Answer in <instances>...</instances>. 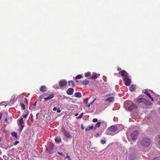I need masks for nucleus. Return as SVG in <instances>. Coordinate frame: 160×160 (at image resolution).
I'll use <instances>...</instances> for the list:
<instances>
[{
  "instance_id": "nucleus-53",
  "label": "nucleus",
  "mask_w": 160,
  "mask_h": 160,
  "mask_svg": "<svg viewBox=\"0 0 160 160\" xmlns=\"http://www.w3.org/2000/svg\"><path fill=\"white\" fill-rule=\"evenodd\" d=\"M91 105H90V104H89L88 105V108H89V107H90V106Z\"/></svg>"
},
{
  "instance_id": "nucleus-44",
  "label": "nucleus",
  "mask_w": 160,
  "mask_h": 160,
  "mask_svg": "<svg viewBox=\"0 0 160 160\" xmlns=\"http://www.w3.org/2000/svg\"><path fill=\"white\" fill-rule=\"evenodd\" d=\"M153 160H159V159H158V158L156 157V158H154L153 159Z\"/></svg>"
},
{
  "instance_id": "nucleus-57",
  "label": "nucleus",
  "mask_w": 160,
  "mask_h": 160,
  "mask_svg": "<svg viewBox=\"0 0 160 160\" xmlns=\"http://www.w3.org/2000/svg\"><path fill=\"white\" fill-rule=\"evenodd\" d=\"M110 96V94H108L106 96Z\"/></svg>"
},
{
  "instance_id": "nucleus-7",
  "label": "nucleus",
  "mask_w": 160,
  "mask_h": 160,
  "mask_svg": "<svg viewBox=\"0 0 160 160\" xmlns=\"http://www.w3.org/2000/svg\"><path fill=\"white\" fill-rule=\"evenodd\" d=\"M59 84L61 87H62L66 86L67 84V82L64 80H62L60 81Z\"/></svg>"
},
{
  "instance_id": "nucleus-51",
  "label": "nucleus",
  "mask_w": 160,
  "mask_h": 160,
  "mask_svg": "<svg viewBox=\"0 0 160 160\" xmlns=\"http://www.w3.org/2000/svg\"><path fill=\"white\" fill-rule=\"evenodd\" d=\"M158 112H159V114H160V108H159L158 109Z\"/></svg>"
},
{
  "instance_id": "nucleus-10",
  "label": "nucleus",
  "mask_w": 160,
  "mask_h": 160,
  "mask_svg": "<svg viewBox=\"0 0 160 160\" xmlns=\"http://www.w3.org/2000/svg\"><path fill=\"white\" fill-rule=\"evenodd\" d=\"M74 96L77 98H80L82 97V95L80 92H76L75 93L74 95L72 96V97L73 98Z\"/></svg>"
},
{
  "instance_id": "nucleus-5",
  "label": "nucleus",
  "mask_w": 160,
  "mask_h": 160,
  "mask_svg": "<svg viewBox=\"0 0 160 160\" xmlns=\"http://www.w3.org/2000/svg\"><path fill=\"white\" fill-rule=\"evenodd\" d=\"M18 125L19 126H20V131L21 132L23 128L24 127L23 124V121L22 118H21L20 119L18 122Z\"/></svg>"
},
{
  "instance_id": "nucleus-40",
  "label": "nucleus",
  "mask_w": 160,
  "mask_h": 160,
  "mask_svg": "<svg viewBox=\"0 0 160 160\" xmlns=\"http://www.w3.org/2000/svg\"><path fill=\"white\" fill-rule=\"evenodd\" d=\"M36 119H38V117H39V113H38L36 114Z\"/></svg>"
},
{
  "instance_id": "nucleus-24",
  "label": "nucleus",
  "mask_w": 160,
  "mask_h": 160,
  "mask_svg": "<svg viewBox=\"0 0 160 160\" xmlns=\"http://www.w3.org/2000/svg\"><path fill=\"white\" fill-rule=\"evenodd\" d=\"M144 93L147 95L148 96V97L149 98H151V95L149 92L147 91H146V92Z\"/></svg>"
},
{
  "instance_id": "nucleus-4",
  "label": "nucleus",
  "mask_w": 160,
  "mask_h": 160,
  "mask_svg": "<svg viewBox=\"0 0 160 160\" xmlns=\"http://www.w3.org/2000/svg\"><path fill=\"white\" fill-rule=\"evenodd\" d=\"M61 131L65 136L68 138H70V134L69 132L63 127H62Z\"/></svg>"
},
{
  "instance_id": "nucleus-9",
  "label": "nucleus",
  "mask_w": 160,
  "mask_h": 160,
  "mask_svg": "<svg viewBox=\"0 0 160 160\" xmlns=\"http://www.w3.org/2000/svg\"><path fill=\"white\" fill-rule=\"evenodd\" d=\"M55 96L54 94H52L49 95V96L47 98H44L45 101H47L48 100H50L54 97Z\"/></svg>"
},
{
  "instance_id": "nucleus-39",
  "label": "nucleus",
  "mask_w": 160,
  "mask_h": 160,
  "mask_svg": "<svg viewBox=\"0 0 160 160\" xmlns=\"http://www.w3.org/2000/svg\"><path fill=\"white\" fill-rule=\"evenodd\" d=\"M159 140L158 142V145H159L160 146V136L159 137Z\"/></svg>"
},
{
  "instance_id": "nucleus-2",
  "label": "nucleus",
  "mask_w": 160,
  "mask_h": 160,
  "mask_svg": "<svg viewBox=\"0 0 160 160\" xmlns=\"http://www.w3.org/2000/svg\"><path fill=\"white\" fill-rule=\"evenodd\" d=\"M150 141L148 138H145L140 141V144L142 146L148 147L150 144Z\"/></svg>"
},
{
  "instance_id": "nucleus-27",
  "label": "nucleus",
  "mask_w": 160,
  "mask_h": 160,
  "mask_svg": "<svg viewBox=\"0 0 160 160\" xmlns=\"http://www.w3.org/2000/svg\"><path fill=\"white\" fill-rule=\"evenodd\" d=\"M21 106L22 108V109L23 110H24L25 109V106L24 104L23 103H21Z\"/></svg>"
},
{
  "instance_id": "nucleus-48",
  "label": "nucleus",
  "mask_w": 160,
  "mask_h": 160,
  "mask_svg": "<svg viewBox=\"0 0 160 160\" xmlns=\"http://www.w3.org/2000/svg\"><path fill=\"white\" fill-rule=\"evenodd\" d=\"M129 103V102H126L124 103V105L125 106L126 105H127L128 103Z\"/></svg>"
},
{
  "instance_id": "nucleus-52",
  "label": "nucleus",
  "mask_w": 160,
  "mask_h": 160,
  "mask_svg": "<svg viewBox=\"0 0 160 160\" xmlns=\"http://www.w3.org/2000/svg\"><path fill=\"white\" fill-rule=\"evenodd\" d=\"M36 102H36L34 103L33 104V106H35V105H36Z\"/></svg>"
},
{
  "instance_id": "nucleus-18",
  "label": "nucleus",
  "mask_w": 160,
  "mask_h": 160,
  "mask_svg": "<svg viewBox=\"0 0 160 160\" xmlns=\"http://www.w3.org/2000/svg\"><path fill=\"white\" fill-rule=\"evenodd\" d=\"M93 126H91L90 127H87V128H86L85 129V131L88 132V131H90L91 130H92V129H93Z\"/></svg>"
},
{
  "instance_id": "nucleus-21",
  "label": "nucleus",
  "mask_w": 160,
  "mask_h": 160,
  "mask_svg": "<svg viewBox=\"0 0 160 160\" xmlns=\"http://www.w3.org/2000/svg\"><path fill=\"white\" fill-rule=\"evenodd\" d=\"M83 103H84L85 104L86 106L87 105L88 103V98H85L83 100Z\"/></svg>"
},
{
  "instance_id": "nucleus-29",
  "label": "nucleus",
  "mask_w": 160,
  "mask_h": 160,
  "mask_svg": "<svg viewBox=\"0 0 160 160\" xmlns=\"http://www.w3.org/2000/svg\"><path fill=\"white\" fill-rule=\"evenodd\" d=\"M83 114V113H81L80 114V115H79V116L78 117H77V118H81L82 117Z\"/></svg>"
},
{
  "instance_id": "nucleus-13",
  "label": "nucleus",
  "mask_w": 160,
  "mask_h": 160,
  "mask_svg": "<svg viewBox=\"0 0 160 160\" xmlns=\"http://www.w3.org/2000/svg\"><path fill=\"white\" fill-rule=\"evenodd\" d=\"M143 102L145 105H150L151 104V102H150L148 101L147 100L145 99L144 98H143Z\"/></svg>"
},
{
  "instance_id": "nucleus-25",
  "label": "nucleus",
  "mask_w": 160,
  "mask_h": 160,
  "mask_svg": "<svg viewBox=\"0 0 160 160\" xmlns=\"http://www.w3.org/2000/svg\"><path fill=\"white\" fill-rule=\"evenodd\" d=\"M61 138H56L55 139V141H56V142H60L61 141Z\"/></svg>"
},
{
  "instance_id": "nucleus-55",
  "label": "nucleus",
  "mask_w": 160,
  "mask_h": 160,
  "mask_svg": "<svg viewBox=\"0 0 160 160\" xmlns=\"http://www.w3.org/2000/svg\"><path fill=\"white\" fill-rule=\"evenodd\" d=\"M78 115V113H77L75 114V116H77Z\"/></svg>"
},
{
  "instance_id": "nucleus-30",
  "label": "nucleus",
  "mask_w": 160,
  "mask_h": 160,
  "mask_svg": "<svg viewBox=\"0 0 160 160\" xmlns=\"http://www.w3.org/2000/svg\"><path fill=\"white\" fill-rule=\"evenodd\" d=\"M74 89L72 88H71V95H72Z\"/></svg>"
},
{
  "instance_id": "nucleus-58",
  "label": "nucleus",
  "mask_w": 160,
  "mask_h": 160,
  "mask_svg": "<svg viewBox=\"0 0 160 160\" xmlns=\"http://www.w3.org/2000/svg\"><path fill=\"white\" fill-rule=\"evenodd\" d=\"M25 99L26 100L27 102V98H26Z\"/></svg>"
},
{
  "instance_id": "nucleus-14",
  "label": "nucleus",
  "mask_w": 160,
  "mask_h": 160,
  "mask_svg": "<svg viewBox=\"0 0 160 160\" xmlns=\"http://www.w3.org/2000/svg\"><path fill=\"white\" fill-rule=\"evenodd\" d=\"M114 100V98L112 97L108 98L105 100V101H108L109 102H112Z\"/></svg>"
},
{
  "instance_id": "nucleus-46",
  "label": "nucleus",
  "mask_w": 160,
  "mask_h": 160,
  "mask_svg": "<svg viewBox=\"0 0 160 160\" xmlns=\"http://www.w3.org/2000/svg\"><path fill=\"white\" fill-rule=\"evenodd\" d=\"M2 117V113H0V120H1Z\"/></svg>"
},
{
  "instance_id": "nucleus-16",
  "label": "nucleus",
  "mask_w": 160,
  "mask_h": 160,
  "mask_svg": "<svg viewBox=\"0 0 160 160\" xmlns=\"http://www.w3.org/2000/svg\"><path fill=\"white\" fill-rule=\"evenodd\" d=\"M101 124V123L100 122H98L95 125L94 128V130H95L97 128H98L100 127V125Z\"/></svg>"
},
{
  "instance_id": "nucleus-47",
  "label": "nucleus",
  "mask_w": 160,
  "mask_h": 160,
  "mask_svg": "<svg viewBox=\"0 0 160 160\" xmlns=\"http://www.w3.org/2000/svg\"><path fill=\"white\" fill-rule=\"evenodd\" d=\"M56 109H57V108L55 107H54V108H53L52 109L53 111H55Z\"/></svg>"
},
{
  "instance_id": "nucleus-17",
  "label": "nucleus",
  "mask_w": 160,
  "mask_h": 160,
  "mask_svg": "<svg viewBox=\"0 0 160 160\" xmlns=\"http://www.w3.org/2000/svg\"><path fill=\"white\" fill-rule=\"evenodd\" d=\"M135 86L134 85H132L130 87V90L131 92H133L135 89Z\"/></svg>"
},
{
  "instance_id": "nucleus-34",
  "label": "nucleus",
  "mask_w": 160,
  "mask_h": 160,
  "mask_svg": "<svg viewBox=\"0 0 160 160\" xmlns=\"http://www.w3.org/2000/svg\"><path fill=\"white\" fill-rule=\"evenodd\" d=\"M67 93L68 95H70V88H69L67 91Z\"/></svg>"
},
{
  "instance_id": "nucleus-6",
  "label": "nucleus",
  "mask_w": 160,
  "mask_h": 160,
  "mask_svg": "<svg viewBox=\"0 0 160 160\" xmlns=\"http://www.w3.org/2000/svg\"><path fill=\"white\" fill-rule=\"evenodd\" d=\"M108 131L111 132H115L118 131V128L117 127L114 126H112L108 128Z\"/></svg>"
},
{
  "instance_id": "nucleus-26",
  "label": "nucleus",
  "mask_w": 160,
  "mask_h": 160,
  "mask_svg": "<svg viewBox=\"0 0 160 160\" xmlns=\"http://www.w3.org/2000/svg\"><path fill=\"white\" fill-rule=\"evenodd\" d=\"M71 83L72 84V87H74L75 86V83L72 80H71Z\"/></svg>"
},
{
  "instance_id": "nucleus-23",
  "label": "nucleus",
  "mask_w": 160,
  "mask_h": 160,
  "mask_svg": "<svg viewBox=\"0 0 160 160\" xmlns=\"http://www.w3.org/2000/svg\"><path fill=\"white\" fill-rule=\"evenodd\" d=\"M12 136L15 137L16 138H17V133L15 132H12Z\"/></svg>"
},
{
  "instance_id": "nucleus-45",
  "label": "nucleus",
  "mask_w": 160,
  "mask_h": 160,
  "mask_svg": "<svg viewBox=\"0 0 160 160\" xmlns=\"http://www.w3.org/2000/svg\"><path fill=\"white\" fill-rule=\"evenodd\" d=\"M57 112H61V110L60 109H57Z\"/></svg>"
},
{
  "instance_id": "nucleus-8",
  "label": "nucleus",
  "mask_w": 160,
  "mask_h": 160,
  "mask_svg": "<svg viewBox=\"0 0 160 160\" xmlns=\"http://www.w3.org/2000/svg\"><path fill=\"white\" fill-rule=\"evenodd\" d=\"M136 107V105L135 104L132 103H130V106L128 108V109L129 110H132L133 109L135 108Z\"/></svg>"
},
{
  "instance_id": "nucleus-33",
  "label": "nucleus",
  "mask_w": 160,
  "mask_h": 160,
  "mask_svg": "<svg viewBox=\"0 0 160 160\" xmlns=\"http://www.w3.org/2000/svg\"><path fill=\"white\" fill-rule=\"evenodd\" d=\"M28 112L26 114L23 115V117L24 118H26L27 117L28 115Z\"/></svg>"
},
{
  "instance_id": "nucleus-50",
  "label": "nucleus",
  "mask_w": 160,
  "mask_h": 160,
  "mask_svg": "<svg viewBox=\"0 0 160 160\" xmlns=\"http://www.w3.org/2000/svg\"><path fill=\"white\" fill-rule=\"evenodd\" d=\"M96 135H97V136H96V137H97L98 136H99V134L98 133H97L96 134Z\"/></svg>"
},
{
  "instance_id": "nucleus-56",
  "label": "nucleus",
  "mask_w": 160,
  "mask_h": 160,
  "mask_svg": "<svg viewBox=\"0 0 160 160\" xmlns=\"http://www.w3.org/2000/svg\"><path fill=\"white\" fill-rule=\"evenodd\" d=\"M69 156L68 155L67 156L65 157V158H69Z\"/></svg>"
},
{
  "instance_id": "nucleus-49",
  "label": "nucleus",
  "mask_w": 160,
  "mask_h": 160,
  "mask_svg": "<svg viewBox=\"0 0 160 160\" xmlns=\"http://www.w3.org/2000/svg\"><path fill=\"white\" fill-rule=\"evenodd\" d=\"M33 121V116H32L31 117V121L32 122Z\"/></svg>"
},
{
  "instance_id": "nucleus-32",
  "label": "nucleus",
  "mask_w": 160,
  "mask_h": 160,
  "mask_svg": "<svg viewBox=\"0 0 160 160\" xmlns=\"http://www.w3.org/2000/svg\"><path fill=\"white\" fill-rule=\"evenodd\" d=\"M71 100L72 102H75L77 100L76 99H74L72 98H71Z\"/></svg>"
},
{
  "instance_id": "nucleus-19",
  "label": "nucleus",
  "mask_w": 160,
  "mask_h": 160,
  "mask_svg": "<svg viewBox=\"0 0 160 160\" xmlns=\"http://www.w3.org/2000/svg\"><path fill=\"white\" fill-rule=\"evenodd\" d=\"M143 98H139L137 100V102L138 103H140L141 102H143Z\"/></svg>"
},
{
  "instance_id": "nucleus-22",
  "label": "nucleus",
  "mask_w": 160,
  "mask_h": 160,
  "mask_svg": "<svg viewBox=\"0 0 160 160\" xmlns=\"http://www.w3.org/2000/svg\"><path fill=\"white\" fill-rule=\"evenodd\" d=\"M98 77V75L97 74H95L94 75H93L91 77V78L92 79H96Z\"/></svg>"
},
{
  "instance_id": "nucleus-61",
  "label": "nucleus",
  "mask_w": 160,
  "mask_h": 160,
  "mask_svg": "<svg viewBox=\"0 0 160 160\" xmlns=\"http://www.w3.org/2000/svg\"><path fill=\"white\" fill-rule=\"evenodd\" d=\"M107 134H108V135H111V134H109V133H108Z\"/></svg>"
},
{
  "instance_id": "nucleus-3",
  "label": "nucleus",
  "mask_w": 160,
  "mask_h": 160,
  "mask_svg": "<svg viewBox=\"0 0 160 160\" xmlns=\"http://www.w3.org/2000/svg\"><path fill=\"white\" fill-rule=\"evenodd\" d=\"M139 134L138 131L137 130L134 131L130 134V136L132 138V139L133 140H135L138 137Z\"/></svg>"
},
{
  "instance_id": "nucleus-54",
  "label": "nucleus",
  "mask_w": 160,
  "mask_h": 160,
  "mask_svg": "<svg viewBox=\"0 0 160 160\" xmlns=\"http://www.w3.org/2000/svg\"><path fill=\"white\" fill-rule=\"evenodd\" d=\"M150 99H151V100H152V101H154V100H153V98H152L151 97V98Z\"/></svg>"
},
{
  "instance_id": "nucleus-1",
  "label": "nucleus",
  "mask_w": 160,
  "mask_h": 160,
  "mask_svg": "<svg viewBox=\"0 0 160 160\" xmlns=\"http://www.w3.org/2000/svg\"><path fill=\"white\" fill-rule=\"evenodd\" d=\"M119 73H121V76L123 77L122 79L124 81L125 85L127 86L129 85L131 82V80L128 73L125 70L119 72Z\"/></svg>"
},
{
  "instance_id": "nucleus-37",
  "label": "nucleus",
  "mask_w": 160,
  "mask_h": 160,
  "mask_svg": "<svg viewBox=\"0 0 160 160\" xmlns=\"http://www.w3.org/2000/svg\"><path fill=\"white\" fill-rule=\"evenodd\" d=\"M58 153L61 156L63 155V154L62 152H58Z\"/></svg>"
},
{
  "instance_id": "nucleus-28",
  "label": "nucleus",
  "mask_w": 160,
  "mask_h": 160,
  "mask_svg": "<svg viewBox=\"0 0 160 160\" xmlns=\"http://www.w3.org/2000/svg\"><path fill=\"white\" fill-rule=\"evenodd\" d=\"M90 75V73L89 72H88L85 74V77H87L89 76Z\"/></svg>"
},
{
  "instance_id": "nucleus-36",
  "label": "nucleus",
  "mask_w": 160,
  "mask_h": 160,
  "mask_svg": "<svg viewBox=\"0 0 160 160\" xmlns=\"http://www.w3.org/2000/svg\"><path fill=\"white\" fill-rule=\"evenodd\" d=\"M77 82H78L79 85H82V82L81 81H77Z\"/></svg>"
},
{
  "instance_id": "nucleus-31",
  "label": "nucleus",
  "mask_w": 160,
  "mask_h": 160,
  "mask_svg": "<svg viewBox=\"0 0 160 160\" xmlns=\"http://www.w3.org/2000/svg\"><path fill=\"white\" fill-rule=\"evenodd\" d=\"M92 121L94 122H98V120L97 118H94L92 120Z\"/></svg>"
},
{
  "instance_id": "nucleus-15",
  "label": "nucleus",
  "mask_w": 160,
  "mask_h": 160,
  "mask_svg": "<svg viewBox=\"0 0 160 160\" xmlns=\"http://www.w3.org/2000/svg\"><path fill=\"white\" fill-rule=\"evenodd\" d=\"M89 81L87 79L83 80L82 82V85H86L88 84Z\"/></svg>"
},
{
  "instance_id": "nucleus-20",
  "label": "nucleus",
  "mask_w": 160,
  "mask_h": 160,
  "mask_svg": "<svg viewBox=\"0 0 160 160\" xmlns=\"http://www.w3.org/2000/svg\"><path fill=\"white\" fill-rule=\"evenodd\" d=\"M82 77V75L79 74L76 76L75 78L76 79H78L81 78Z\"/></svg>"
},
{
  "instance_id": "nucleus-60",
  "label": "nucleus",
  "mask_w": 160,
  "mask_h": 160,
  "mask_svg": "<svg viewBox=\"0 0 160 160\" xmlns=\"http://www.w3.org/2000/svg\"><path fill=\"white\" fill-rule=\"evenodd\" d=\"M120 69H120H120H118V71L120 70Z\"/></svg>"
},
{
  "instance_id": "nucleus-42",
  "label": "nucleus",
  "mask_w": 160,
  "mask_h": 160,
  "mask_svg": "<svg viewBox=\"0 0 160 160\" xmlns=\"http://www.w3.org/2000/svg\"><path fill=\"white\" fill-rule=\"evenodd\" d=\"M18 143H19V141H17L15 142L14 144V145H16Z\"/></svg>"
},
{
  "instance_id": "nucleus-11",
  "label": "nucleus",
  "mask_w": 160,
  "mask_h": 160,
  "mask_svg": "<svg viewBox=\"0 0 160 160\" xmlns=\"http://www.w3.org/2000/svg\"><path fill=\"white\" fill-rule=\"evenodd\" d=\"M46 90V87L44 86H41L40 89V91L42 92H44Z\"/></svg>"
},
{
  "instance_id": "nucleus-63",
  "label": "nucleus",
  "mask_w": 160,
  "mask_h": 160,
  "mask_svg": "<svg viewBox=\"0 0 160 160\" xmlns=\"http://www.w3.org/2000/svg\"><path fill=\"white\" fill-rule=\"evenodd\" d=\"M70 81H68V82L69 83Z\"/></svg>"
},
{
  "instance_id": "nucleus-41",
  "label": "nucleus",
  "mask_w": 160,
  "mask_h": 160,
  "mask_svg": "<svg viewBox=\"0 0 160 160\" xmlns=\"http://www.w3.org/2000/svg\"><path fill=\"white\" fill-rule=\"evenodd\" d=\"M3 158H4L5 160H8V158H7V157H6V156H3Z\"/></svg>"
},
{
  "instance_id": "nucleus-62",
  "label": "nucleus",
  "mask_w": 160,
  "mask_h": 160,
  "mask_svg": "<svg viewBox=\"0 0 160 160\" xmlns=\"http://www.w3.org/2000/svg\"><path fill=\"white\" fill-rule=\"evenodd\" d=\"M152 92L153 93H154V92H153L152 91Z\"/></svg>"
},
{
  "instance_id": "nucleus-35",
  "label": "nucleus",
  "mask_w": 160,
  "mask_h": 160,
  "mask_svg": "<svg viewBox=\"0 0 160 160\" xmlns=\"http://www.w3.org/2000/svg\"><path fill=\"white\" fill-rule=\"evenodd\" d=\"M105 140H101V143L102 144H104L105 143Z\"/></svg>"
},
{
  "instance_id": "nucleus-12",
  "label": "nucleus",
  "mask_w": 160,
  "mask_h": 160,
  "mask_svg": "<svg viewBox=\"0 0 160 160\" xmlns=\"http://www.w3.org/2000/svg\"><path fill=\"white\" fill-rule=\"evenodd\" d=\"M54 149V145L53 144H52L51 145L49 148L48 149V151L50 153H51L52 151Z\"/></svg>"
},
{
  "instance_id": "nucleus-38",
  "label": "nucleus",
  "mask_w": 160,
  "mask_h": 160,
  "mask_svg": "<svg viewBox=\"0 0 160 160\" xmlns=\"http://www.w3.org/2000/svg\"><path fill=\"white\" fill-rule=\"evenodd\" d=\"M96 99H94L93 100L92 102H91L89 104L90 105H92L93 104V103H94V102L95 100Z\"/></svg>"
},
{
  "instance_id": "nucleus-59",
  "label": "nucleus",
  "mask_w": 160,
  "mask_h": 160,
  "mask_svg": "<svg viewBox=\"0 0 160 160\" xmlns=\"http://www.w3.org/2000/svg\"><path fill=\"white\" fill-rule=\"evenodd\" d=\"M120 69H120H120H118V71L120 70Z\"/></svg>"
},
{
  "instance_id": "nucleus-43",
  "label": "nucleus",
  "mask_w": 160,
  "mask_h": 160,
  "mask_svg": "<svg viewBox=\"0 0 160 160\" xmlns=\"http://www.w3.org/2000/svg\"><path fill=\"white\" fill-rule=\"evenodd\" d=\"M81 128L82 129V130H84V127H83V124H82L81 125Z\"/></svg>"
}]
</instances>
